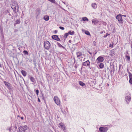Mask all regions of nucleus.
I'll list each match as a JSON object with an SVG mask.
<instances>
[{"label": "nucleus", "instance_id": "obj_1", "mask_svg": "<svg viewBox=\"0 0 132 132\" xmlns=\"http://www.w3.org/2000/svg\"><path fill=\"white\" fill-rule=\"evenodd\" d=\"M44 46L46 49L49 50L51 46L50 43L48 41H45L44 43Z\"/></svg>", "mask_w": 132, "mask_h": 132}, {"label": "nucleus", "instance_id": "obj_2", "mask_svg": "<svg viewBox=\"0 0 132 132\" xmlns=\"http://www.w3.org/2000/svg\"><path fill=\"white\" fill-rule=\"evenodd\" d=\"M28 127L27 126L25 125L24 126H22L19 127L18 129L19 131L21 132L22 131H23L25 132V131L27 129Z\"/></svg>", "mask_w": 132, "mask_h": 132}, {"label": "nucleus", "instance_id": "obj_3", "mask_svg": "<svg viewBox=\"0 0 132 132\" xmlns=\"http://www.w3.org/2000/svg\"><path fill=\"white\" fill-rule=\"evenodd\" d=\"M104 61V58L101 56H100L98 57L96 61V62L98 64L100 63L103 62Z\"/></svg>", "mask_w": 132, "mask_h": 132}, {"label": "nucleus", "instance_id": "obj_4", "mask_svg": "<svg viewBox=\"0 0 132 132\" xmlns=\"http://www.w3.org/2000/svg\"><path fill=\"white\" fill-rule=\"evenodd\" d=\"M121 14H119L117 15L116 19H118L119 22L120 23H122L123 22V21L122 18Z\"/></svg>", "mask_w": 132, "mask_h": 132}, {"label": "nucleus", "instance_id": "obj_5", "mask_svg": "<svg viewBox=\"0 0 132 132\" xmlns=\"http://www.w3.org/2000/svg\"><path fill=\"white\" fill-rule=\"evenodd\" d=\"M54 101L55 102L56 104L57 105H60V102L59 99L57 96H55L54 97Z\"/></svg>", "mask_w": 132, "mask_h": 132}, {"label": "nucleus", "instance_id": "obj_6", "mask_svg": "<svg viewBox=\"0 0 132 132\" xmlns=\"http://www.w3.org/2000/svg\"><path fill=\"white\" fill-rule=\"evenodd\" d=\"M4 82L5 84V85L9 89H12V86L9 83L5 81H4Z\"/></svg>", "mask_w": 132, "mask_h": 132}, {"label": "nucleus", "instance_id": "obj_7", "mask_svg": "<svg viewBox=\"0 0 132 132\" xmlns=\"http://www.w3.org/2000/svg\"><path fill=\"white\" fill-rule=\"evenodd\" d=\"M90 62L89 61V60H88L87 61H85V62L83 63L82 64V65L84 66H86V65H87L88 67H90Z\"/></svg>", "mask_w": 132, "mask_h": 132}, {"label": "nucleus", "instance_id": "obj_8", "mask_svg": "<svg viewBox=\"0 0 132 132\" xmlns=\"http://www.w3.org/2000/svg\"><path fill=\"white\" fill-rule=\"evenodd\" d=\"M99 130L101 132H105L108 130V128L107 127H100Z\"/></svg>", "mask_w": 132, "mask_h": 132}, {"label": "nucleus", "instance_id": "obj_9", "mask_svg": "<svg viewBox=\"0 0 132 132\" xmlns=\"http://www.w3.org/2000/svg\"><path fill=\"white\" fill-rule=\"evenodd\" d=\"M59 127L63 129L64 131L65 130V127L63 125V124L62 123H60L59 124Z\"/></svg>", "mask_w": 132, "mask_h": 132}, {"label": "nucleus", "instance_id": "obj_10", "mask_svg": "<svg viewBox=\"0 0 132 132\" xmlns=\"http://www.w3.org/2000/svg\"><path fill=\"white\" fill-rule=\"evenodd\" d=\"M129 76V82L131 84H132V74L129 72H128Z\"/></svg>", "mask_w": 132, "mask_h": 132}, {"label": "nucleus", "instance_id": "obj_11", "mask_svg": "<svg viewBox=\"0 0 132 132\" xmlns=\"http://www.w3.org/2000/svg\"><path fill=\"white\" fill-rule=\"evenodd\" d=\"M130 100L131 97L130 96H127L126 97L125 100L128 104L129 102H130Z\"/></svg>", "mask_w": 132, "mask_h": 132}, {"label": "nucleus", "instance_id": "obj_12", "mask_svg": "<svg viewBox=\"0 0 132 132\" xmlns=\"http://www.w3.org/2000/svg\"><path fill=\"white\" fill-rule=\"evenodd\" d=\"M98 22V20H97L96 19H93L92 21L93 24H94L97 23Z\"/></svg>", "mask_w": 132, "mask_h": 132}, {"label": "nucleus", "instance_id": "obj_13", "mask_svg": "<svg viewBox=\"0 0 132 132\" xmlns=\"http://www.w3.org/2000/svg\"><path fill=\"white\" fill-rule=\"evenodd\" d=\"M76 54L77 55V57H80L82 55V53L81 52L79 51L77 52Z\"/></svg>", "mask_w": 132, "mask_h": 132}, {"label": "nucleus", "instance_id": "obj_14", "mask_svg": "<svg viewBox=\"0 0 132 132\" xmlns=\"http://www.w3.org/2000/svg\"><path fill=\"white\" fill-rule=\"evenodd\" d=\"M92 7L94 9H96L97 7V5L96 3H93L91 5Z\"/></svg>", "mask_w": 132, "mask_h": 132}, {"label": "nucleus", "instance_id": "obj_15", "mask_svg": "<svg viewBox=\"0 0 132 132\" xmlns=\"http://www.w3.org/2000/svg\"><path fill=\"white\" fill-rule=\"evenodd\" d=\"M110 55L112 56H113L115 55V53L114 49H113L111 50L110 52Z\"/></svg>", "mask_w": 132, "mask_h": 132}, {"label": "nucleus", "instance_id": "obj_16", "mask_svg": "<svg viewBox=\"0 0 132 132\" xmlns=\"http://www.w3.org/2000/svg\"><path fill=\"white\" fill-rule=\"evenodd\" d=\"M21 72L22 74V75H23L24 77L26 76L27 74V73L26 72L23 70H22L21 71Z\"/></svg>", "mask_w": 132, "mask_h": 132}, {"label": "nucleus", "instance_id": "obj_17", "mask_svg": "<svg viewBox=\"0 0 132 132\" xmlns=\"http://www.w3.org/2000/svg\"><path fill=\"white\" fill-rule=\"evenodd\" d=\"M104 65L103 63H101L99 65V67L101 69H102L104 67Z\"/></svg>", "mask_w": 132, "mask_h": 132}, {"label": "nucleus", "instance_id": "obj_18", "mask_svg": "<svg viewBox=\"0 0 132 132\" xmlns=\"http://www.w3.org/2000/svg\"><path fill=\"white\" fill-rule=\"evenodd\" d=\"M44 19L45 20V21H48V20L49 19V17L47 15H46L44 16Z\"/></svg>", "mask_w": 132, "mask_h": 132}, {"label": "nucleus", "instance_id": "obj_19", "mask_svg": "<svg viewBox=\"0 0 132 132\" xmlns=\"http://www.w3.org/2000/svg\"><path fill=\"white\" fill-rule=\"evenodd\" d=\"M68 33L69 35H72L74 34L75 32L73 31L72 32L71 31H70Z\"/></svg>", "mask_w": 132, "mask_h": 132}, {"label": "nucleus", "instance_id": "obj_20", "mask_svg": "<svg viewBox=\"0 0 132 132\" xmlns=\"http://www.w3.org/2000/svg\"><path fill=\"white\" fill-rule=\"evenodd\" d=\"M58 37V36L57 35H54L52 36V38L55 40H56Z\"/></svg>", "mask_w": 132, "mask_h": 132}, {"label": "nucleus", "instance_id": "obj_21", "mask_svg": "<svg viewBox=\"0 0 132 132\" xmlns=\"http://www.w3.org/2000/svg\"><path fill=\"white\" fill-rule=\"evenodd\" d=\"M82 19L83 21H88V20L87 18L86 17L82 18Z\"/></svg>", "mask_w": 132, "mask_h": 132}, {"label": "nucleus", "instance_id": "obj_22", "mask_svg": "<svg viewBox=\"0 0 132 132\" xmlns=\"http://www.w3.org/2000/svg\"><path fill=\"white\" fill-rule=\"evenodd\" d=\"M79 83L80 85L82 86H83L85 85V84L81 81H79Z\"/></svg>", "mask_w": 132, "mask_h": 132}, {"label": "nucleus", "instance_id": "obj_23", "mask_svg": "<svg viewBox=\"0 0 132 132\" xmlns=\"http://www.w3.org/2000/svg\"><path fill=\"white\" fill-rule=\"evenodd\" d=\"M126 59L128 61H129L130 60V56L128 55L126 56Z\"/></svg>", "mask_w": 132, "mask_h": 132}, {"label": "nucleus", "instance_id": "obj_24", "mask_svg": "<svg viewBox=\"0 0 132 132\" xmlns=\"http://www.w3.org/2000/svg\"><path fill=\"white\" fill-rule=\"evenodd\" d=\"M85 34L87 35H89L90 36H91L89 32L88 31H85Z\"/></svg>", "mask_w": 132, "mask_h": 132}, {"label": "nucleus", "instance_id": "obj_25", "mask_svg": "<svg viewBox=\"0 0 132 132\" xmlns=\"http://www.w3.org/2000/svg\"><path fill=\"white\" fill-rule=\"evenodd\" d=\"M30 80L32 82H34L35 81L34 78L32 77H30Z\"/></svg>", "mask_w": 132, "mask_h": 132}, {"label": "nucleus", "instance_id": "obj_26", "mask_svg": "<svg viewBox=\"0 0 132 132\" xmlns=\"http://www.w3.org/2000/svg\"><path fill=\"white\" fill-rule=\"evenodd\" d=\"M69 35L68 33H66L64 34V37L65 38H67Z\"/></svg>", "mask_w": 132, "mask_h": 132}, {"label": "nucleus", "instance_id": "obj_27", "mask_svg": "<svg viewBox=\"0 0 132 132\" xmlns=\"http://www.w3.org/2000/svg\"><path fill=\"white\" fill-rule=\"evenodd\" d=\"M57 44H58V45L60 47H62V48H63V49H65V48L64 46H62V45H61V44H60L59 43H58Z\"/></svg>", "mask_w": 132, "mask_h": 132}, {"label": "nucleus", "instance_id": "obj_28", "mask_svg": "<svg viewBox=\"0 0 132 132\" xmlns=\"http://www.w3.org/2000/svg\"><path fill=\"white\" fill-rule=\"evenodd\" d=\"M20 21L19 19L17 20L16 21V24H19L20 23Z\"/></svg>", "mask_w": 132, "mask_h": 132}, {"label": "nucleus", "instance_id": "obj_29", "mask_svg": "<svg viewBox=\"0 0 132 132\" xmlns=\"http://www.w3.org/2000/svg\"><path fill=\"white\" fill-rule=\"evenodd\" d=\"M23 53L24 54L28 55V53L26 51H24Z\"/></svg>", "mask_w": 132, "mask_h": 132}, {"label": "nucleus", "instance_id": "obj_30", "mask_svg": "<svg viewBox=\"0 0 132 132\" xmlns=\"http://www.w3.org/2000/svg\"><path fill=\"white\" fill-rule=\"evenodd\" d=\"M113 43H112V44H110V45L109 46V47H113Z\"/></svg>", "mask_w": 132, "mask_h": 132}, {"label": "nucleus", "instance_id": "obj_31", "mask_svg": "<svg viewBox=\"0 0 132 132\" xmlns=\"http://www.w3.org/2000/svg\"><path fill=\"white\" fill-rule=\"evenodd\" d=\"M36 92L37 94V95L38 96V95L39 93V90H38L37 89L36 90Z\"/></svg>", "mask_w": 132, "mask_h": 132}, {"label": "nucleus", "instance_id": "obj_32", "mask_svg": "<svg viewBox=\"0 0 132 132\" xmlns=\"http://www.w3.org/2000/svg\"><path fill=\"white\" fill-rule=\"evenodd\" d=\"M59 28L60 29H61L62 30H63L64 29V28L63 27H61V26Z\"/></svg>", "mask_w": 132, "mask_h": 132}, {"label": "nucleus", "instance_id": "obj_33", "mask_svg": "<svg viewBox=\"0 0 132 132\" xmlns=\"http://www.w3.org/2000/svg\"><path fill=\"white\" fill-rule=\"evenodd\" d=\"M56 40L57 41H60V39L58 37L57 38Z\"/></svg>", "mask_w": 132, "mask_h": 132}, {"label": "nucleus", "instance_id": "obj_34", "mask_svg": "<svg viewBox=\"0 0 132 132\" xmlns=\"http://www.w3.org/2000/svg\"><path fill=\"white\" fill-rule=\"evenodd\" d=\"M93 82L94 84H96V82L95 81V80H94V81H93Z\"/></svg>", "mask_w": 132, "mask_h": 132}, {"label": "nucleus", "instance_id": "obj_35", "mask_svg": "<svg viewBox=\"0 0 132 132\" xmlns=\"http://www.w3.org/2000/svg\"><path fill=\"white\" fill-rule=\"evenodd\" d=\"M54 32L55 34H56L57 32V30H55V31H54Z\"/></svg>", "mask_w": 132, "mask_h": 132}, {"label": "nucleus", "instance_id": "obj_36", "mask_svg": "<svg viewBox=\"0 0 132 132\" xmlns=\"http://www.w3.org/2000/svg\"><path fill=\"white\" fill-rule=\"evenodd\" d=\"M121 66H122V65H119V69L120 70L121 68Z\"/></svg>", "mask_w": 132, "mask_h": 132}, {"label": "nucleus", "instance_id": "obj_37", "mask_svg": "<svg viewBox=\"0 0 132 132\" xmlns=\"http://www.w3.org/2000/svg\"><path fill=\"white\" fill-rule=\"evenodd\" d=\"M107 36H108V35H104V37H106Z\"/></svg>", "mask_w": 132, "mask_h": 132}, {"label": "nucleus", "instance_id": "obj_38", "mask_svg": "<svg viewBox=\"0 0 132 132\" xmlns=\"http://www.w3.org/2000/svg\"><path fill=\"white\" fill-rule=\"evenodd\" d=\"M121 16H124V17H126V15H122Z\"/></svg>", "mask_w": 132, "mask_h": 132}, {"label": "nucleus", "instance_id": "obj_39", "mask_svg": "<svg viewBox=\"0 0 132 132\" xmlns=\"http://www.w3.org/2000/svg\"><path fill=\"white\" fill-rule=\"evenodd\" d=\"M21 119H22V120H23V117H21Z\"/></svg>", "mask_w": 132, "mask_h": 132}, {"label": "nucleus", "instance_id": "obj_40", "mask_svg": "<svg viewBox=\"0 0 132 132\" xmlns=\"http://www.w3.org/2000/svg\"><path fill=\"white\" fill-rule=\"evenodd\" d=\"M38 101L39 102H40V100L39 99V98H38Z\"/></svg>", "mask_w": 132, "mask_h": 132}, {"label": "nucleus", "instance_id": "obj_41", "mask_svg": "<svg viewBox=\"0 0 132 132\" xmlns=\"http://www.w3.org/2000/svg\"><path fill=\"white\" fill-rule=\"evenodd\" d=\"M82 32H85V30H84V29H82Z\"/></svg>", "mask_w": 132, "mask_h": 132}, {"label": "nucleus", "instance_id": "obj_42", "mask_svg": "<svg viewBox=\"0 0 132 132\" xmlns=\"http://www.w3.org/2000/svg\"><path fill=\"white\" fill-rule=\"evenodd\" d=\"M69 42L70 43H71V40H70L69 41Z\"/></svg>", "mask_w": 132, "mask_h": 132}, {"label": "nucleus", "instance_id": "obj_43", "mask_svg": "<svg viewBox=\"0 0 132 132\" xmlns=\"http://www.w3.org/2000/svg\"><path fill=\"white\" fill-rule=\"evenodd\" d=\"M75 68H77V66L76 65H75Z\"/></svg>", "mask_w": 132, "mask_h": 132}, {"label": "nucleus", "instance_id": "obj_44", "mask_svg": "<svg viewBox=\"0 0 132 132\" xmlns=\"http://www.w3.org/2000/svg\"><path fill=\"white\" fill-rule=\"evenodd\" d=\"M14 9H15H15H16V8H15V6L14 7Z\"/></svg>", "mask_w": 132, "mask_h": 132}, {"label": "nucleus", "instance_id": "obj_45", "mask_svg": "<svg viewBox=\"0 0 132 132\" xmlns=\"http://www.w3.org/2000/svg\"><path fill=\"white\" fill-rule=\"evenodd\" d=\"M89 53L91 55H92V53H90V52H89Z\"/></svg>", "mask_w": 132, "mask_h": 132}, {"label": "nucleus", "instance_id": "obj_46", "mask_svg": "<svg viewBox=\"0 0 132 132\" xmlns=\"http://www.w3.org/2000/svg\"><path fill=\"white\" fill-rule=\"evenodd\" d=\"M1 67V64L0 63V67Z\"/></svg>", "mask_w": 132, "mask_h": 132}, {"label": "nucleus", "instance_id": "obj_47", "mask_svg": "<svg viewBox=\"0 0 132 132\" xmlns=\"http://www.w3.org/2000/svg\"><path fill=\"white\" fill-rule=\"evenodd\" d=\"M63 3H64V4H65V3L64 2H63Z\"/></svg>", "mask_w": 132, "mask_h": 132}, {"label": "nucleus", "instance_id": "obj_48", "mask_svg": "<svg viewBox=\"0 0 132 132\" xmlns=\"http://www.w3.org/2000/svg\"><path fill=\"white\" fill-rule=\"evenodd\" d=\"M96 54V53H95V54Z\"/></svg>", "mask_w": 132, "mask_h": 132}]
</instances>
